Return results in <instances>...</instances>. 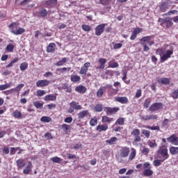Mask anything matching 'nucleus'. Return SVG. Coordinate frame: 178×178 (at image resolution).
Here are the masks:
<instances>
[{"instance_id": "nucleus-1", "label": "nucleus", "mask_w": 178, "mask_h": 178, "mask_svg": "<svg viewBox=\"0 0 178 178\" xmlns=\"http://www.w3.org/2000/svg\"><path fill=\"white\" fill-rule=\"evenodd\" d=\"M156 54L160 56L161 62V63H163V62H166L168 59L172 58V56L173 55V49L168 50H166L164 48L157 49Z\"/></svg>"}, {"instance_id": "nucleus-2", "label": "nucleus", "mask_w": 178, "mask_h": 178, "mask_svg": "<svg viewBox=\"0 0 178 178\" xmlns=\"http://www.w3.org/2000/svg\"><path fill=\"white\" fill-rule=\"evenodd\" d=\"M130 155V148L128 147H122L120 149V155L115 156V159L118 163H124L125 158Z\"/></svg>"}, {"instance_id": "nucleus-3", "label": "nucleus", "mask_w": 178, "mask_h": 178, "mask_svg": "<svg viewBox=\"0 0 178 178\" xmlns=\"http://www.w3.org/2000/svg\"><path fill=\"white\" fill-rule=\"evenodd\" d=\"M159 158L161 159V162H165L168 158H169V154L168 153V148L161 146L158 150Z\"/></svg>"}, {"instance_id": "nucleus-4", "label": "nucleus", "mask_w": 178, "mask_h": 178, "mask_svg": "<svg viewBox=\"0 0 178 178\" xmlns=\"http://www.w3.org/2000/svg\"><path fill=\"white\" fill-rule=\"evenodd\" d=\"M158 22L160 23L161 26L165 24L166 29H170L173 26V22L170 17L159 18Z\"/></svg>"}, {"instance_id": "nucleus-5", "label": "nucleus", "mask_w": 178, "mask_h": 178, "mask_svg": "<svg viewBox=\"0 0 178 178\" xmlns=\"http://www.w3.org/2000/svg\"><path fill=\"white\" fill-rule=\"evenodd\" d=\"M23 87H24V83L18 84L17 86L14 88L3 91V94H4V95H12L13 92H19Z\"/></svg>"}, {"instance_id": "nucleus-6", "label": "nucleus", "mask_w": 178, "mask_h": 178, "mask_svg": "<svg viewBox=\"0 0 178 178\" xmlns=\"http://www.w3.org/2000/svg\"><path fill=\"white\" fill-rule=\"evenodd\" d=\"M105 26H108V24H102L100 25H97L95 29V35H101L104 31H105Z\"/></svg>"}, {"instance_id": "nucleus-7", "label": "nucleus", "mask_w": 178, "mask_h": 178, "mask_svg": "<svg viewBox=\"0 0 178 178\" xmlns=\"http://www.w3.org/2000/svg\"><path fill=\"white\" fill-rule=\"evenodd\" d=\"M163 104L162 103H154L150 106L149 108V110L151 112H155V111H159L161 109H163Z\"/></svg>"}, {"instance_id": "nucleus-8", "label": "nucleus", "mask_w": 178, "mask_h": 178, "mask_svg": "<svg viewBox=\"0 0 178 178\" xmlns=\"http://www.w3.org/2000/svg\"><path fill=\"white\" fill-rule=\"evenodd\" d=\"M51 83V81H48L47 79H42V80H38L36 82V86L38 87L39 88H42V87H47V86H49Z\"/></svg>"}, {"instance_id": "nucleus-9", "label": "nucleus", "mask_w": 178, "mask_h": 178, "mask_svg": "<svg viewBox=\"0 0 178 178\" xmlns=\"http://www.w3.org/2000/svg\"><path fill=\"white\" fill-rule=\"evenodd\" d=\"M91 66V63L90 62L86 63L83 67H81V70L79 71V74H87V72H88V67Z\"/></svg>"}, {"instance_id": "nucleus-10", "label": "nucleus", "mask_w": 178, "mask_h": 178, "mask_svg": "<svg viewBox=\"0 0 178 178\" xmlns=\"http://www.w3.org/2000/svg\"><path fill=\"white\" fill-rule=\"evenodd\" d=\"M167 141L173 145H178V137L176 135H172L167 138Z\"/></svg>"}, {"instance_id": "nucleus-11", "label": "nucleus", "mask_w": 178, "mask_h": 178, "mask_svg": "<svg viewBox=\"0 0 178 178\" xmlns=\"http://www.w3.org/2000/svg\"><path fill=\"white\" fill-rule=\"evenodd\" d=\"M56 3H58V0H47L44 1L46 8H54V6H56Z\"/></svg>"}, {"instance_id": "nucleus-12", "label": "nucleus", "mask_w": 178, "mask_h": 178, "mask_svg": "<svg viewBox=\"0 0 178 178\" xmlns=\"http://www.w3.org/2000/svg\"><path fill=\"white\" fill-rule=\"evenodd\" d=\"M140 119H142V120H152V119L155 120V119H158V116L156 115H152V114H149V115H142Z\"/></svg>"}, {"instance_id": "nucleus-13", "label": "nucleus", "mask_w": 178, "mask_h": 178, "mask_svg": "<svg viewBox=\"0 0 178 178\" xmlns=\"http://www.w3.org/2000/svg\"><path fill=\"white\" fill-rule=\"evenodd\" d=\"M18 27H19V23L17 22H13L11 24H10L9 29H10V33L15 35V31H17Z\"/></svg>"}, {"instance_id": "nucleus-14", "label": "nucleus", "mask_w": 178, "mask_h": 178, "mask_svg": "<svg viewBox=\"0 0 178 178\" xmlns=\"http://www.w3.org/2000/svg\"><path fill=\"white\" fill-rule=\"evenodd\" d=\"M115 101L120 104H129V99L126 97H115Z\"/></svg>"}, {"instance_id": "nucleus-15", "label": "nucleus", "mask_w": 178, "mask_h": 178, "mask_svg": "<svg viewBox=\"0 0 178 178\" xmlns=\"http://www.w3.org/2000/svg\"><path fill=\"white\" fill-rule=\"evenodd\" d=\"M119 111V107L111 108L107 107L106 108V114L108 115H113V113H116Z\"/></svg>"}, {"instance_id": "nucleus-16", "label": "nucleus", "mask_w": 178, "mask_h": 178, "mask_svg": "<svg viewBox=\"0 0 178 178\" xmlns=\"http://www.w3.org/2000/svg\"><path fill=\"white\" fill-rule=\"evenodd\" d=\"M32 169H33V163H31V162H28V164L26 165V168L23 170L24 175H29V173L31 172Z\"/></svg>"}, {"instance_id": "nucleus-17", "label": "nucleus", "mask_w": 178, "mask_h": 178, "mask_svg": "<svg viewBox=\"0 0 178 178\" xmlns=\"http://www.w3.org/2000/svg\"><path fill=\"white\" fill-rule=\"evenodd\" d=\"M97 131H99V133L102 131H106L108 130V124H99L96 127Z\"/></svg>"}, {"instance_id": "nucleus-18", "label": "nucleus", "mask_w": 178, "mask_h": 178, "mask_svg": "<svg viewBox=\"0 0 178 178\" xmlns=\"http://www.w3.org/2000/svg\"><path fill=\"white\" fill-rule=\"evenodd\" d=\"M105 91H106V87L101 86L97 92V98H101V97L104 95V92H105Z\"/></svg>"}, {"instance_id": "nucleus-19", "label": "nucleus", "mask_w": 178, "mask_h": 178, "mask_svg": "<svg viewBox=\"0 0 178 178\" xmlns=\"http://www.w3.org/2000/svg\"><path fill=\"white\" fill-rule=\"evenodd\" d=\"M75 91L79 92V94H84L87 91V88L83 85H80L75 88Z\"/></svg>"}, {"instance_id": "nucleus-20", "label": "nucleus", "mask_w": 178, "mask_h": 178, "mask_svg": "<svg viewBox=\"0 0 178 178\" xmlns=\"http://www.w3.org/2000/svg\"><path fill=\"white\" fill-rule=\"evenodd\" d=\"M70 105L72 108L75 109V111H80L83 109V107L76 102H72Z\"/></svg>"}, {"instance_id": "nucleus-21", "label": "nucleus", "mask_w": 178, "mask_h": 178, "mask_svg": "<svg viewBox=\"0 0 178 178\" xmlns=\"http://www.w3.org/2000/svg\"><path fill=\"white\" fill-rule=\"evenodd\" d=\"M87 115H90V112L88 110L81 111L78 113V119H84Z\"/></svg>"}, {"instance_id": "nucleus-22", "label": "nucleus", "mask_w": 178, "mask_h": 178, "mask_svg": "<svg viewBox=\"0 0 178 178\" xmlns=\"http://www.w3.org/2000/svg\"><path fill=\"white\" fill-rule=\"evenodd\" d=\"M44 101H56V94L54 95H47L44 98Z\"/></svg>"}, {"instance_id": "nucleus-23", "label": "nucleus", "mask_w": 178, "mask_h": 178, "mask_svg": "<svg viewBox=\"0 0 178 178\" xmlns=\"http://www.w3.org/2000/svg\"><path fill=\"white\" fill-rule=\"evenodd\" d=\"M17 166L18 169H22L26 166V163H24V159H19L16 161Z\"/></svg>"}, {"instance_id": "nucleus-24", "label": "nucleus", "mask_w": 178, "mask_h": 178, "mask_svg": "<svg viewBox=\"0 0 178 178\" xmlns=\"http://www.w3.org/2000/svg\"><path fill=\"white\" fill-rule=\"evenodd\" d=\"M99 63H100V66L97 67L96 69H105V63H106V58H99L98 60Z\"/></svg>"}, {"instance_id": "nucleus-25", "label": "nucleus", "mask_w": 178, "mask_h": 178, "mask_svg": "<svg viewBox=\"0 0 178 178\" xmlns=\"http://www.w3.org/2000/svg\"><path fill=\"white\" fill-rule=\"evenodd\" d=\"M143 175L147 177H149V176L154 175V171H152L151 168L145 169L143 172Z\"/></svg>"}, {"instance_id": "nucleus-26", "label": "nucleus", "mask_w": 178, "mask_h": 178, "mask_svg": "<svg viewBox=\"0 0 178 178\" xmlns=\"http://www.w3.org/2000/svg\"><path fill=\"white\" fill-rule=\"evenodd\" d=\"M38 15H40V17H47L48 16V10L45 8H42L38 11Z\"/></svg>"}, {"instance_id": "nucleus-27", "label": "nucleus", "mask_w": 178, "mask_h": 178, "mask_svg": "<svg viewBox=\"0 0 178 178\" xmlns=\"http://www.w3.org/2000/svg\"><path fill=\"white\" fill-rule=\"evenodd\" d=\"M131 152L129 156V161H133V159H134V158H136V155L137 154V151L134 148H131Z\"/></svg>"}, {"instance_id": "nucleus-28", "label": "nucleus", "mask_w": 178, "mask_h": 178, "mask_svg": "<svg viewBox=\"0 0 178 178\" xmlns=\"http://www.w3.org/2000/svg\"><path fill=\"white\" fill-rule=\"evenodd\" d=\"M55 48H56V44H55V43L51 42L47 47V51L54 52V51H55Z\"/></svg>"}, {"instance_id": "nucleus-29", "label": "nucleus", "mask_w": 178, "mask_h": 178, "mask_svg": "<svg viewBox=\"0 0 178 178\" xmlns=\"http://www.w3.org/2000/svg\"><path fill=\"white\" fill-rule=\"evenodd\" d=\"M70 80L72 81V83H77L81 80V77H80L79 75H71Z\"/></svg>"}, {"instance_id": "nucleus-30", "label": "nucleus", "mask_w": 178, "mask_h": 178, "mask_svg": "<svg viewBox=\"0 0 178 178\" xmlns=\"http://www.w3.org/2000/svg\"><path fill=\"white\" fill-rule=\"evenodd\" d=\"M102 123H112V122H113V118L108 116H103L102 118Z\"/></svg>"}, {"instance_id": "nucleus-31", "label": "nucleus", "mask_w": 178, "mask_h": 178, "mask_svg": "<svg viewBox=\"0 0 178 178\" xmlns=\"http://www.w3.org/2000/svg\"><path fill=\"white\" fill-rule=\"evenodd\" d=\"M157 81L160 84H169V83H170V80L168 78H161L158 79Z\"/></svg>"}, {"instance_id": "nucleus-32", "label": "nucleus", "mask_w": 178, "mask_h": 178, "mask_svg": "<svg viewBox=\"0 0 178 178\" xmlns=\"http://www.w3.org/2000/svg\"><path fill=\"white\" fill-rule=\"evenodd\" d=\"M67 60H69V58L64 57L62 58L61 60L57 62L56 65V66H63V65H65V63H66L67 62Z\"/></svg>"}, {"instance_id": "nucleus-33", "label": "nucleus", "mask_w": 178, "mask_h": 178, "mask_svg": "<svg viewBox=\"0 0 178 178\" xmlns=\"http://www.w3.org/2000/svg\"><path fill=\"white\" fill-rule=\"evenodd\" d=\"M13 115L16 119H22V118H23L22 112L19 111L18 110L15 111Z\"/></svg>"}, {"instance_id": "nucleus-34", "label": "nucleus", "mask_w": 178, "mask_h": 178, "mask_svg": "<svg viewBox=\"0 0 178 178\" xmlns=\"http://www.w3.org/2000/svg\"><path fill=\"white\" fill-rule=\"evenodd\" d=\"M118 141V138L117 137H111L110 139L107 140L106 143L107 144H110V145H112L115 144V143Z\"/></svg>"}, {"instance_id": "nucleus-35", "label": "nucleus", "mask_w": 178, "mask_h": 178, "mask_svg": "<svg viewBox=\"0 0 178 178\" xmlns=\"http://www.w3.org/2000/svg\"><path fill=\"white\" fill-rule=\"evenodd\" d=\"M26 30L23 28H17V31L14 32V35H20L21 34H23Z\"/></svg>"}, {"instance_id": "nucleus-36", "label": "nucleus", "mask_w": 178, "mask_h": 178, "mask_svg": "<svg viewBox=\"0 0 178 178\" xmlns=\"http://www.w3.org/2000/svg\"><path fill=\"white\" fill-rule=\"evenodd\" d=\"M28 67L29 64L26 62L22 63L19 66V69L20 70H22V72H24V70H26V69H27Z\"/></svg>"}, {"instance_id": "nucleus-37", "label": "nucleus", "mask_w": 178, "mask_h": 178, "mask_svg": "<svg viewBox=\"0 0 178 178\" xmlns=\"http://www.w3.org/2000/svg\"><path fill=\"white\" fill-rule=\"evenodd\" d=\"M115 124H119L120 126H123V124H124V118L122 117L118 118Z\"/></svg>"}, {"instance_id": "nucleus-38", "label": "nucleus", "mask_w": 178, "mask_h": 178, "mask_svg": "<svg viewBox=\"0 0 178 178\" xmlns=\"http://www.w3.org/2000/svg\"><path fill=\"white\" fill-rule=\"evenodd\" d=\"M97 124H98V120L97 119V118H93L90 119V125L92 127H94V126H97Z\"/></svg>"}, {"instance_id": "nucleus-39", "label": "nucleus", "mask_w": 178, "mask_h": 178, "mask_svg": "<svg viewBox=\"0 0 178 178\" xmlns=\"http://www.w3.org/2000/svg\"><path fill=\"white\" fill-rule=\"evenodd\" d=\"M41 122H43L44 123H49L52 120V119L50 117L48 116H43L40 118Z\"/></svg>"}, {"instance_id": "nucleus-40", "label": "nucleus", "mask_w": 178, "mask_h": 178, "mask_svg": "<svg viewBox=\"0 0 178 178\" xmlns=\"http://www.w3.org/2000/svg\"><path fill=\"white\" fill-rule=\"evenodd\" d=\"M170 152L172 155H176L178 154V147H171L170 148Z\"/></svg>"}, {"instance_id": "nucleus-41", "label": "nucleus", "mask_w": 178, "mask_h": 178, "mask_svg": "<svg viewBox=\"0 0 178 178\" xmlns=\"http://www.w3.org/2000/svg\"><path fill=\"white\" fill-rule=\"evenodd\" d=\"M13 49H15V45L12 44H8L6 47V51L8 52H13Z\"/></svg>"}, {"instance_id": "nucleus-42", "label": "nucleus", "mask_w": 178, "mask_h": 178, "mask_svg": "<svg viewBox=\"0 0 178 178\" xmlns=\"http://www.w3.org/2000/svg\"><path fill=\"white\" fill-rule=\"evenodd\" d=\"M168 9H169V6L165 3H163L160 6L161 12H166Z\"/></svg>"}, {"instance_id": "nucleus-43", "label": "nucleus", "mask_w": 178, "mask_h": 178, "mask_svg": "<svg viewBox=\"0 0 178 178\" xmlns=\"http://www.w3.org/2000/svg\"><path fill=\"white\" fill-rule=\"evenodd\" d=\"M10 88V83H6L4 85H0V91H3V90H8Z\"/></svg>"}, {"instance_id": "nucleus-44", "label": "nucleus", "mask_w": 178, "mask_h": 178, "mask_svg": "<svg viewBox=\"0 0 178 178\" xmlns=\"http://www.w3.org/2000/svg\"><path fill=\"white\" fill-rule=\"evenodd\" d=\"M50 161H52L55 163H60L62 162V159L58 156L51 158Z\"/></svg>"}, {"instance_id": "nucleus-45", "label": "nucleus", "mask_w": 178, "mask_h": 178, "mask_svg": "<svg viewBox=\"0 0 178 178\" xmlns=\"http://www.w3.org/2000/svg\"><path fill=\"white\" fill-rule=\"evenodd\" d=\"M142 134L146 138H149V136H151V131L147 130V129H143L142 130Z\"/></svg>"}, {"instance_id": "nucleus-46", "label": "nucleus", "mask_w": 178, "mask_h": 178, "mask_svg": "<svg viewBox=\"0 0 178 178\" xmlns=\"http://www.w3.org/2000/svg\"><path fill=\"white\" fill-rule=\"evenodd\" d=\"M122 74H123L122 80L124 81V83L126 84H130V80L126 81L127 80V72H124Z\"/></svg>"}, {"instance_id": "nucleus-47", "label": "nucleus", "mask_w": 178, "mask_h": 178, "mask_svg": "<svg viewBox=\"0 0 178 178\" xmlns=\"http://www.w3.org/2000/svg\"><path fill=\"white\" fill-rule=\"evenodd\" d=\"M151 98L146 99L143 104L144 108H148V106H149V104H151Z\"/></svg>"}, {"instance_id": "nucleus-48", "label": "nucleus", "mask_w": 178, "mask_h": 178, "mask_svg": "<svg viewBox=\"0 0 178 178\" xmlns=\"http://www.w3.org/2000/svg\"><path fill=\"white\" fill-rule=\"evenodd\" d=\"M147 145H149V147H150V148H156V147H158L156 143L152 142L151 140H149L147 142Z\"/></svg>"}, {"instance_id": "nucleus-49", "label": "nucleus", "mask_w": 178, "mask_h": 178, "mask_svg": "<svg viewBox=\"0 0 178 178\" xmlns=\"http://www.w3.org/2000/svg\"><path fill=\"white\" fill-rule=\"evenodd\" d=\"M81 27L83 31H91V26H90V25L83 24Z\"/></svg>"}, {"instance_id": "nucleus-50", "label": "nucleus", "mask_w": 178, "mask_h": 178, "mask_svg": "<svg viewBox=\"0 0 178 178\" xmlns=\"http://www.w3.org/2000/svg\"><path fill=\"white\" fill-rule=\"evenodd\" d=\"M151 36H145L142 38L140 41L143 42H149V41H151Z\"/></svg>"}, {"instance_id": "nucleus-51", "label": "nucleus", "mask_w": 178, "mask_h": 178, "mask_svg": "<svg viewBox=\"0 0 178 178\" xmlns=\"http://www.w3.org/2000/svg\"><path fill=\"white\" fill-rule=\"evenodd\" d=\"M161 162H163L162 161V159H161V160H154L153 161V165L154 166H156V167L161 166V165L162 164Z\"/></svg>"}, {"instance_id": "nucleus-52", "label": "nucleus", "mask_w": 178, "mask_h": 178, "mask_svg": "<svg viewBox=\"0 0 178 178\" xmlns=\"http://www.w3.org/2000/svg\"><path fill=\"white\" fill-rule=\"evenodd\" d=\"M141 152L142 154H143V155H147V154H149V149L146 147L145 146H143Z\"/></svg>"}, {"instance_id": "nucleus-53", "label": "nucleus", "mask_w": 178, "mask_h": 178, "mask_svg": "<svg viewBox=\"0 0 178 178\" xmlns=\"http://www.w3.org/2000/svg\"><path fill=\"white\" fill-rule=\"evenodd\" d=\"M112 0H99L100 3L102 5H104V6H106L111 3Z\"/></svg>"}, {"instance_id": "nucleus-54", "label": "nucleus", "mask_w": 178, "mask_h": 178, "mask_svg": "<svg viewBox=\"0 0 178 178\" xmlns=\"http://www.w3.org/2000/svg\"><path fill=\"white\" fill-rule=\"evenodd\" d=\"M95 112H102V104H97L95 106Z\"/></svg>"}, {"instance_id": "nucleus-55", "label": "nucleus", "mask_w": 178, "mask_h": 178, "mask_svg": "<svg viewBox=\"0 0 178 178\" xmlns=\"http://www.w3.org/2000/svg\"><path fill=\"white\" fill-rule=\"evenodd\" d=\"M36 94H37L38 97H42V96L45 95V94H47V92H45V90H38L36 92Z\"/></svg>"}, {"instance_id": "nucleus-56", "label": "nucleus", "mask_w": 178, "mask_h": 178, "mask_svg": "<svg viewBox=\"0 0 178 178\" xmlns=\"http://www.w3.org/2000/svg\"><path fill=\"white\" fill-rule=\"evenodd\" d=\"M61 129L63 130L64 133H67V131L69 130V125L67 124H63L61 126Z\"/></svg>"}, {"instance_id": "nucleus-57", "label": "nucleus", "mask_w": 178, "mask_h": 178, "mask_svg": "<svg viewBox=\"0 0 178 178\" xmlns=\"http://www.w3.org/2000/svg\"><path fill=\"white\" fill-rule=\"evenodd\" d=\"M33 105L37 109H39L40 108H42L43 105L42 104L40 103V102H34Z\"/></svg>"}, {"instance_id": "nucleus-58", "label": "nucleus", "mask_w": 178, "mask_h": 178, "mask_svg": "<svg viewBox=\"0 0 178 178\" xmlns=\"http://www.w3.org/2000/svg\"><path fill=\"white\" fill-rule=\"evenodd\" d=\"M108 67H112L113 69H115V67H119V64L118 63L110 62L108 64Z\"/></svg>"}, {"instance_id": "nucleus-59", "label": "nucleus", "mask_w": 178, "mask_h": 178, "mask_svg": "<svg viewBox=\"0 0 178 178\" xmlns=\"http://www.w3.org/2000/svg\"><path fill=\"white\" fill-rule=\"evenodd\" d=\"M132 136H134L135 137L137 136H140V129H135L134 131L131 132Z\"/></svg>"}, {"instance_id": "nucleus-60", "label": "nucleus", "mask_w": 178, "mask_h": 178, "mask_svg": "<svg viewBox=\"0 0 178 178\" xmlns=\"http://www.w3.org/2000/svg\"><path fill=\"white\" fill-rule=\"evenodd\" d=\"M16 149H20V147H11L10 154L15 155V154H16Z\"/></svg>"}, {"instance_id": "nucleus-61", "label": "nucleus", "mask_w": 178, "mask_h": 178, "mask_svg": "<svg viewBox=\"0 0 178 178\" xmlns=\"http://www.w3.org/2000/svg\"><path fill=\"white\" fill-rule=\"evenodd\" d=\"M140 44L143 47V51L145 52H148V51H149V47H148V45H147V44L145 43H140Z\"/></svg>"}, {"instance_id": "nucleus-62", "label": "nucleus", "mask_w": 178, "mask_h": 178, "mask_svg": "<svg viewBox=\"0 0 178 178\" xmlns=\"http://www.w3.org/2000/svg\"><path fill=\"white\" fill-rule=\"evenodd\" d=\"M133 32L137 35L138 34H140V33H143V29L136 28L133 31Z\"/></svg>"}, {"instance_id": "nucleus-63", "label": "nucleus", "mask_w": 178, "mask_h": 178, "mask_svg": "<svg viewBox=\"0 0 178 178\" xmlns=\"http://www.w3.org/2000/svg\"><path fill=\"white\" fill-rule=\"evenodd\" d=\"M65 123H72L73 122V118L67 117L64 120Z\"/></svg>"}, {"instance_id": "nucleus-64", "label": "nucleus", "mask_w": 178, "mask_h": 178, "mask_svg": "<svg viewBox=\"0 0 178 178\" xmlns=\"http://www.w3.org/2000/svg\"><path fill=\"white\" fill-rule=\"evenodd\" d=\"M172 97L175 99L178 98V89L172 92Z\"/></svg>"}]
</instances>
